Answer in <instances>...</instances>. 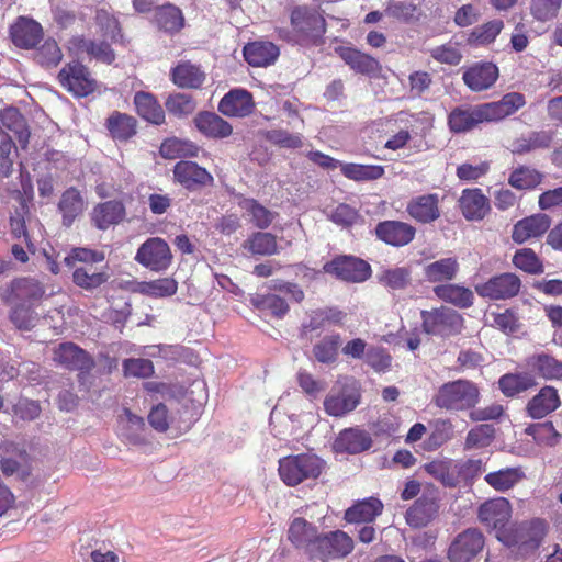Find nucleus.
Wrapping results in <instances>:
<instances>
[{"instance_id": "f257e3e1", "label": "nucleus", "mask_w": 562, "mask_h": 562, "mask_svg": "<svg viewBox=\"0 0 562 562\" xmlns=\"http://www.w3.org/2000/svg\"><path fill=\"white\" fill-rule=\"evenodd\" d=\"M432 401L447 411H472L480 402V390L475 383L460 379L442 384Z\"/></svg>"}, {"instance_id": "f03ea898", "label": "nucleus", "mask_w": 562, "mask_h": 562, "mask_svg": "<svg viewBox=\"0 0 562 562\" xmlns=\"http://www.w3.org/2000/svg\"><path fill=\"white\" fill-rule=\"evenodd\" d=\"M324 461L313 453L288 456L279 461V475L289 486H295L305 480L316 479L324 469Z\"/></svg>"}, {"instance_id": "7ed1b4c3", "label": "nucleus", "mask_w": 562, "mask_h": 562, "mask_svg": "<svg viewBox=\"0 0 562 562\" xmlns=\"http://www.w3.org/2000/svg\"><path fill=\"white\" fill-rule=\"evenodd\" d=\"M546 531V522L536 519L530 522L520 524L507 532H501L498 540L505 546L515 549L519 554L526 555L533 552L540 546Z\"/></svg>"}, {"instance_id": "20e7f679", "label": "nucleus", "mask_w": 562, "mask_h": 562, "mask_svg": "<svg viewBox=\"0 0 562 562\" xmlns=\"http://www.w3.org/2000/svg\"><path fill=\"white\" fill-rule=\"evenodd\" d=\"M423 329L429 335L449 337L459 334L463 328V318L449 307L434 308L422 312Z\"/></svg>"}, {"instance_id": "39448f33", "label": "nucleus", "mask_w": 562, "mask_h": 562, "mask_svg": "<svg viewBox=\"0 0 562 562\" xmlns=\"http://www.w3.org/2000/svg\"><path fill=\"white\" fill-rule=\"evenodd\" d=\"M291 24L299 41L315 42L325 32V20L316 9L297 7L292 11Z\"/></svg>"}, {"instance_id": "423d86ee", "label": "nucleus", "mask_w": 562, "mask_h": 562, "mask_svg": "<svg viewBox=\"0 0 562 562\" xmlns=\"http://www.w3.org/2000/svg\"><path fill=\"white\" fill-rule=\"evenodd\" d=\"M351 549L349 536L340 530L319 536L311 549V559L327 562L330 559L346 557Z\"/></svg>"}, {"instance_id": "0eeeda50", "label": "nucleus", "mask_w": 562, "mask_h": 562, "mask_svg": "<svg viewBox=\"0 0 562 562\" xmlns=\"http://www.w3.org/2000/svg\"><path fill=\"white\" fill-rule=\"evenodd\" d=\"M521 286L520 279L512 272L492 277L486 282L475 286L476 293L488 300H507L516 296Z\"/></svg>"}, {"instance_id": "6e6552de", "label": "nucleus", "mask_w": 562, "mask_h": 562, "mask_svg": "<svg viewBox=\"0 0 562 562\" xmlns=\"http://www.w3.org/2000/svg\"><path fill=\"white\" fill-rule=\"evenodd\" d=\"M64 88L76 97H86L98 88V82L90 72L79 63L66 65L58 75Z\"/></svg>"}, {"instance_id": "1a4fd4ad", "label": "nucleus", "mask_w": 562, "mask_h": 562, "mask_svg": "<svg viewBox=\"0 0 562 562\" xmlns=\"http://www.w3.org/2000/svg\"><path fill=\"white\" fill-rule=\"evenodd\" d=\"M135 259L153 271L166 270L171 263L168 244L158 237L147 239L137 250Z\"/></svg>"}, {"instance_id": "9d476101", "label": "nucleus", "mask_w": 562, "mask_h": 562, "mask_svg": "<svg viewBox=\"0 0 562 562\" xmlns=\"http://www.w3.org/2000/svg\"><path fill=\"white\" fill-rule=\"evenodd\" d=\"M483 533L470 528L459 533L451 542L448 558L451 562H470L484 548Z\"/></svg>"}, {"instance_id": "9b49d317", "label": "nucleus", "mask_w": 562, "mask_h": 562, "mask_svg": "<svg viewBox=\"0 0 562 562\" xmlns=\"http://www.w3.org/2000/svg\"><path fill=\"white\" fill-rule=\"evenodd\" d=\"M512 517L510 503L504 497L490 499L482 504L479 508V519L486 527L496 531L498 538L501 532H507L506 528Z\"/></svg>"}, {"instance_id": "f8f14e48", "label": "nucleus", "mask_w": 562, "mask_h": 562, "mask_svg": "<svg viewBox=\"0 0 562 562\" xmlns=\"http://www.w3.org/2000/svg\"><path fill=\"white\" fill-rule=\"evenodd\" d=\"M458 203L467 221H482L491 211L488 198L479 188L464 189Z\"/></svg>"}, {"instance_id": "ddd939ff", "label": "nucleus", "mask_w": 562, "mask_h": 562, "mask_svg": "<svg viewBox=\"0 0 562 562\" xmlns=\"http://www.w3.org/2000/svg\"><path fill=\"white\" fill-rule=\"evenodd\" d=\"M53 360L67 369L78 370L81 373L88 372L93 367L91 357L71 342H64L56 347Z\"/></svg>"}, {"instance_id": "4468645a", "label": "nucleus", "mask_w": 562, "mask_h": 562, "mask_svg": "<svg viewBox=\"0 0 562 562\" xmlns=\"http://www.w3.org/2000/svg\"><path fill=\"white\" fill-rule=\"evenodd\" d=\"M13 44L20 48H34L43 37V29L33 19L20 16L10 29Z\"/></svg>"}, {"instance_id": "2eb2a0df", "label": "nucleus", "mask_w": 562, "mask_h": 562, "mask_svg": "<svg viewBox=\"0 0 562 562\" xmlns=\"http://www.w3.org/2000/svg\"><path fill=\"white\" fill-rule=\"evenodd\" d=\"M560 406L561 398L558 390L554 386L544 385L528 401L526 413L533 419H541L557 411Z\"/></svg>"}, {"instance_id": "dca6fc26", "label": "nucleus", "mask_w": 562, "mask_h": 562, "mask_svg": "<svg viewBox=\"0 0 562 562\" xmlns=\"http://www.w3.org/2000/svg\"><path fill=\"white\" fill-rule=\"evenodd\" d=\"M375 233L384 243L395 247H402L414 239L416 229L405 222L384 221L376 225Z\"/></svg>"}, {"instance_id": "f3484780", "label": "nucleus", "mask_w": 562, "mask_h": 562, "mask_svg": "<svg viewBox=\"0 0 562 562\" xmlns=\"http://www.w3.org/2000/svg\"><path fill=\"white\" fill-rule=\"evenodd\" d=\"M551 218L543 213L533 214L518 221L512 232V238L517 244H522L531 238L542 236L550 227Z\"/></svg>"}, {"instance_id": "a211bd4d", "label": "nucleus", "mask_w": 562, "mask_h": 562, "mask_svg": "<svg viewBox=\"0 0 562 562\" xmlns=\"http://www.w3.org/2000/svg\"><path fill=\"white\" fill-rule=\"evenodd\" d=\"M439 195L429 193L413 198L406 206L408 215L415 221L427 224L440 217Z\"/></svg>"}, {"instance_id": "6ab92c4d", "label": "nucleus", "mask_w": 562, "mask_h": 562, "mask_svg": "<svg viewBox=\"0 0 562 562\" xmlns=\"http://www.w3.org/2000/svg\"><path fill=\"white\" fill-rule=\"evenodd\" d=\"M484 122L488 121L483 104L473 108H456L448 117L449 127L454 133L470 131Z\"/></svg>"}, {"instance_id": "aec40b11", "label": "nucleus", "mask_w": 562, "mask_h": 562, "mask_svg": "<svg viewBox=\"0 0 562 562\" xmlns=\"http://www.w3.org/2000/svg\"><path fill=\"white\" fill-rule=\"evenodd\" d=\"M464 83L475 92L491 88L498 78V68L492 63L475 64L463 72Z\"/></svg>"}, {"instance_id": "412c9836", "label": "nucleus", "mask_w": 562, "mask_h": 562, "mask_svg": "<svg viewBox=\"0 0 562 562\" xmlns=\"http://www.w3.org/2000/svg\"><path fill=\"white\" fill-rule=\"evenodd\" d=\"M252 109V97L244 89L229 91L222 98L218 104L220 112L226 116L243 117L250 114Z\"/></svg>"}, {"instance_id": "4be33fe9", "label": "nucleus", "mask_w": 562, "mask_h": 562, "mask_svg": "<svg viewBox=\"0 0 562 562\" xmlns=\"http://www.w3.org/2000/svg\"><path fill=\"white\" fill-rule=\"evenodd\" d=\"M438 513L437 497L431 492L422 495L406 512V521L409 526L419 528L429 524Z\"/></svg>"}, {"instance_id": "5701e85b", "label": "nucleus", "mask_w": 562, "mask_h": 562, "mask_svg": "<svg viewBox=\"0 0 562 562\" xmlns=\"http://www.w3.org/2000/svg\"><path fill=\"white\" fill-rule=\"evenodd\" d=\"M526 104L524 94L518 92L506 93L499 101L484 103L488 122L499 121L518 111Z\"/></svg>"}, {"instance_id": "b1692460", "label": "nucleus", "mask_w": 562, "mask_h": 562, "mask_svg": "<svg viewBox=\"0 0 562 562\" xmlns=\"http://www.w3.org/2000/svg\"><path fill=\"white\" fill-rule=\"evenodd\" d=\"M526 367L544 380H562V361L549 353L539 352L528 357Z\"/></svg>"}, {"instance_id": "393cba45", "label": "nucleus", "mask_w": 562, "mask_h": 562, "mask_svg": "<svg viewBox=\"0 0 562 562\" xmlns=\"http://www.w3.org/2000/svg\"><path fill=\"white\" fill-rule=\"evenodd\" d=\"M194 125L200 133L210 138H225L233 132L227 121L212 112L199 113L194 117Z\"/></svg>"}, {"instance_id": "a878e982", "label": "nucleus", "mask_w": 562, "mask_h": 562, "mask_svg": "<svg viewBox=\"0 0 562 562\" xmlns=\"http://www.w3.org/2000/svg\"><path fill=\"white\" fill-rule=\"evenodd\" d=\"M177 181L188 189L210 183L213 178L206 169L192 161H179L173 169Z\"/></svg>"}, {"instance_id": "bb28decb", "label": "nucleus", "mask_w": 562, "mask_h": 562, "mask_svg": "<svg viewBox=\"0 0 562 562\" xmlns=\"http://www.w3.org/2000/svg\"><path fill=\"white\" fill-rule=\"evenodd\" d=\"M279 48L270 42H254L244 47V57L255 67H266L274 63Z\"/></svg>"}, {"instance_id": "cd10ccee", "label": "nucleus", "mask_w": 562, "mask_h": 562, "mask_svg": "<svg viewBox=\"0 0 562 562\" xmlns=\"http://www.w3.org/2000/svg\"><path fill=\"white\" fill-rule=\"evenodd\" d=\"M289 540L296 547L304 549L311 555V549L314 547L318 537L314 526L302 518H295L289 528Z\"/></svg>"}, {"instance_id": "c85d7f7f", "label": "nucleus", "mask_w": 562, "mask_h": 562, "mask_svg": "<svg viewBox=\"0 0 562 562\" xmlns=\"http://www.w3.org/2000/svg\"><path fill=\"white\" fill-rule=\"evenodd\" d=\"M536 385V379L527 372L506 373L498 380L499 390L507 397L517 396Z\"/></svg>"}, {"instance_id": "c756f323", "label": "nucleus", "mask_w": 562, "mask_h": 562, "mask_svg": "<svg viewBox=\"0 0 562 562\" xmlns=\"http://www.w3.org/2000/svg\"><path fill=\"white\" fill-rule=\"evenodd\" d=\"M125 214L122 203L108 201L97 205L92 212V222L99 229H106L111 225L117 224Z\"/></svg>"}, {"instance_id": "7c9ffc66", "label": "nucleus", "mask_w": 562, "mask_h": 562, "mask_svg": "<svg viewBox=\"0 0 562 562\" xmlns=\"http://www.w3.org/2000/svg\"><path fill=\"white\" fill-rule=\"evenodd\" d=\"M521 467L504 468L485 475V482L498 492H505L525 479Z\"/></svg>"}, {"instance_id": "2f4dec72", "label": "nucleus", "mask_w": 562, "mask_h": 562, "mask_svg": "<svg viewBox=\"0 0 562 562\" xmlns=\"http://www.w3.org/2000/svg\"><path fill=\"white\" fill-rule=\"evenodd\" d=\"M436 296L447 303L458 307L465 308L473 304V293L471 290L457 284H441L434 288Z\"/></svg>"}, {"instance_id": "473e14b6", "label": "nucleus", "mask_w": 562, "mask_h": 562, "mask_svg": "<svg viewBox=\"0 0 562 562\" xmlns=\"http://www.w3.org/2000/svg\"><path fill=\"white\" fill-rule=\"evenodd\" d=\"M137 113L146 121L159 125L165 121V113L153 94L137 92L134 97Z\"/></svg>"}, {"instance_id": "72a5a7b5", "label": "nucleus", "mask_w": 562, "mask_h": 562, "mask_svg": "<svg viewBox=\"0 0 562 562\" xmlns=\"http://www.w3.org/2000/svg\"><path fill=\"white\" fill-rule=\"evenodd\" d=\"M144 430V420L142 417L134 415L128 409H124L119 416L117 431L121 437L131 443H137L142 440Z\"/></svg>"}, {"instance_id": "f704fd0d", "label": "nucleus", "mask_w": 562, "mask_h": 562, "mask_svg": "<svg viewBox=\"0 0 562 562\" xmlns=\"http://www.w3.org/2000/svg\"><path fill=\"white\" fill-rule=\"evenodd\" d=\"M0 121L4 127L12 131L22 148L29 143L30 132L26 128L25 121L19 111L14 108H8L0 112Z\"/></svg>"}, {"instance_id": "c9c22d12", "label": "nucleus", "mask_w": 562, "mask_h": 562, "mask_svg": "<svg viewBox=\"0 0 562 562\" xmlns=\"http://www.w3.org/2000/svg\"><path fill=\"white\" fill-rule=\"evenodd\" d=\"M155 22L165 32L175 33L181 30L184 19L179 8L165 4L156 9Z\"/></svg>"}, {"instance_id": "e433bc0d", "label": "nucleus", "mask_w": 562, "mask_h": 562, "mask_svg": "<svg viewBox=\"0 0 562 562\" xmlns=\"http://www.w3.org/2000/svg\"><path fill=\"white\" fill-rule=\"evenodd\" d=\"M85 207V201L76 189L66 190L59 202L64 224L67 226L71 225L74 220L83 212Z\"/></svg>"}, {"instance_id": "4c0bfd02", "label": "nucleus", "mask_w": 562, "mask_h": 562, "mask_svg": "<svg viewBox=\"0 0 562 562\" xmlns=\"http://www.w3.org/2000/svg\"><path fill=\"white\" fill-rule=\"evenodd\" d=\"M459 265L454 258H443L425 267V276L430 282L451 280L456 277Z\"/></svg>"}, {"instance_id": "58836bf2", "label": "nucleus", "mask_w": 562, "mask_h": 562, "mask_svg": "<svg viewBox=\"0 0 562 562\" xmlns=\"http://www.w3.org/2000/svg\"><path fill=\"white\" fill-rule=\"evenodd\" d=\"M199 153V147L186 139L168 138L160 146V154L167 159H177L181 157H195Z\"/></svg>"}, {"instance_id": "ea45409f", "label": "nucleus", "mask_w": 562, "mask_h": 562, "mask_svg": "<svg viewBox=\"0 0 562 562\" xmlns=\"http://www.w3.org/2000/svg\"><path fill=\"white\" fill-rule=\"evenodd\" d=\"M204 79L200 68L189 63L178 65L172 71L173 82L181 88H199Z\"/></svg>"}, {"instance_id": "a19ab883", "label": "nucleus", "mask_w": 562, "mask_h": 562, "mask_svg": "<svg viewBox=\"0 0 562 562\" xmlns=\"http://www.w3.org/2000/svg\"><path fill=\"white\" fill-rule=\"evenodd\" d=\"M178 284L171 278H164L150 282H139L134 291L154 297L171 296L177 292Z\"/></svg>"}, {"instance_id": "79ce46f5", "label": "nucleus", "mask_w": 562, "mask_h": 562, "mask_svg": "<svg viewBox=\"0 0 562 562\" xmlns=\"http://www.w3.org/2000/svg\"><path fill=\"white\" fill-rule=\"evenodd\" d=\"M376 278L385 288L403 290L411 282V270L406 267L387 268L378 273Z\"/></svg>"}, {"instance_id": "37998d69", "label": "nucleus", "mask_w": 562, "mask_h": 562, "mask_svg": "<svg viewBox=\"0 0 562 562\" xmlns=\"http://www.w3.org/2000/svg\"><path fill=\"white\" fill-rule=\"evenodd\" d=\"M495 438V428L490 424H480L471 428L465 437L464 449H483L488 447Z\"/></svg>"}, {"instance_id": "c03bdc74", "label": "nucleus", "mask_w": 562, "mask_h": 562, "mask_svg": "<svg viewBox=\"0 0 562 562\" xmlns=\"http://www.w3.org/2000/svg\"><path fill=\"white\" fill-rule=\"evenodd\" d=\"M525 432L533 438L538 445L553 447L560 441L561 435L551 422L529 425Z\"/></svg>"}, {"instance_id": "a18cd8bd", "label": "nucleus", "mask_w": 562, "mask_h": 562, "mask_svg": "<svg viewBox=\"0 0 562 562\" xmlns=\"http://www.w3.org/2000/svg\"><path fill=\"white\" fill-rule=\"evenodd\" d=\"M383 504L375 497H369L353 504V524H372L376 516L382 513Z\"/></svg>"}, {"instance_id": "49530a36", "label": "nucleus", "mask_w": 562, "mask_h": 562, "mask_svg": "<svg viewBox=\"0 0 562 562\" xmlns=\"http://www.w3.org/2000/svg\"><path fill=\"white\" fill-rule=\"evenodd\" d=\"M106 280V273L97 271L93 266H80L74 271V282L83 289L98 288Z\"/></svg>"}, {"instance_id": "de8ad7c7", "label": "nucleus", "mask_w": 562, "mask_h": 562, "mask_svg": "<svg viewBox=\"0 0 562 562\" xmlns=\"http://www.w3.org/2000/svg\"><path fill=\"white\" fill-rule=\"evenodd\" d=\"M542 180V175L536 169L529 167H519L515 169L509 178V184L519 190H530L536 188Z\"/></svg>"}, {"instance_id": "09e8293b", "label": "nucleus", "mask_w": 562, "mask_h": 562, "mask_svg": "<svg viewBox=\"0 0 562 562\" xmlns=\"http://www.w3.org/2000/svg\"><path fill=\"white\" fill-rule=\"evenodd\" d=\"M513 263L518 269L530 274H540L543 272V265L540 258L530 248L517 250L513 257Z\"/></svg>"}, {"instance_id": "8fccbe9b", "label": "nucleus", "mask_w": 562, "mask_h": 562, "mask_svg": "<svg viewBox=\"0 0 562 562\" xmlns=\"http://www.w3.org/2000/svg\"><path fill=\"white\" fill-rule=\"evenodd\" d=\"M109 131L117 139H127L135 134V120L126 114H115L109 119Z\"/></svg>"}, {"instance_id": "3c124183", "label": "nucleus", "mask_w": 562, "mask_h": 562, "mask_svg": "<svg viewBox=\"0 0 562 562\" xmlns=\"http://www.w3.org/2000/svg\"><path fill=\"white\" fill-rule=\"evenodd\" d=\"M453 468L450 461L443 460L431 461L425 465L427 473L439 480L446 486H454L458 482Z\"/></svg>"}, {"instance_id": "603ef678", "label": "nucleus", "mask_w": 562, "mask_h": 562, "mask_svg": "<svg viewBox=\"0 0 562 562\" xmlns=\"http://www.w3.org/2000/svg\"><path fill=\"white\" fill-rule=\"evenodd\" d=\"M245 247L256 255H272L277 252L276 237L269 233H256L246 241Z\"/></svg>"}, {"instance_id": "864d4df0", "label": "nucleus", "mask_w": 562, "mask_h": 562, "mask_svg": "<svg viewBox=\"0 0 562 562\" xmlns=\"http://www.w3.org/2000/svg\"><path fill=\"white\" fill-rule=\"evenodd\" d=\"M562 5V0H531L530 13L541 22H547L555 18Z\"/></svg>"}, {"instance_id": "5fc2aeb1", "label": "nucleus", "mask_w": 562, "mask_h": 562, "mask_svg": "<svg viewBox=\"0 0 562 562\" xmlns=\"http://www.w3.org/2000/svg\"><path fill=\"white\" fill-rule=\"evenodd\" d=\"M241 209L250 216L251 221L259 228L268 227L273 221V213L258 204L255 200H244L241 202Z\"/></svg>"}, {"instance_id": "6e6d98bb", "label": "nucleus", "mask_w": 562, "mask_h": 562, "mask_svg": "<svg viewBox=\"0 0 562 562\" xmlns=\"http://www.w3.org/2000/svg\"><path fill=\"white\" fill-rule=\"evenodd\" d=\"M165 105L169 113L179 117L187 116L195 110V102L187 93H175L169 95Z\"/></svg>"}, {"instance_id": "4d7b16f0", "label": "nucleus", "mask_w": 562, "mask_h": 562, "mask_svg": "<svg viewBox=\"0 0 562 562\" xmlns=\"http://www.w3.org/2000/svg\"><path fill=\"white\" fill-rule=\"evenodd\" d=\"M340 342V337L338 335H330L324 338L314 347V356L317 361L323 363L333 362L338 355Z\"/></svg>"}, {"instance_id": "13d9d810", "label": "nucleus", "mask_w": 562, "mask_h": 562, "mask_svg": "<svg viewBox=\"0 0 562 562\" xmlns=\"http://www.w3.org/2000/svg\"><path fill=\"white\" fill-rule=\"evenodd\" d=\"M351 394L348 389L342 390L341 394L331 393L324 403L325 411L331 416H344L349 412Z\"/></svg>"}, {"instance_id": "bf43d9fd", "label": "nucleus", "mask_w": 562, "mask_h": 562, "mask_svg": "<svg viewBox=\"0 0 562 562\" xmlns=\"http://www.w3.org/2000/svg\"><path fill=\"white\" fill-rule=\"evenodd\" d=\"M430 56L441 64L458 65L462 59V54L457 44L447 43L430 49Z\"/></svg>"}, {"instance_id": "052dcab7", "label": "nucleus", "mask_w": 562, "mask_h": 562, "mask_svg": "<svg viewBox=\"0 0 562 562\" xmlns=\"http://www.w3.org/2000/svg\"><path fill=\"white\" fill-rule=\"evenodd\" d=\"M503 29V22L494 20L476 27L471 33V42L475 44H487L495 40Z\"/></svg>"}, {"instance_id": "680f3d73", "label": "nucleus", "mask_w": 562, "mask_h": 562, "mask_svg": "<svg viewBox=\"0 0 562 562\" xmlns=\"http://www.w3.org/2000/svg\"><path fill=\"white\" fill-rule=\"evenodd\" d=\"M123 370L125 376L147 378L153 374L154 366L150 360L143 358L126 359L123 362Z\"/></svg>"}, {"instance_id": "e2e57ef3", "label": "nucleus", "mask_w": 562, "mask_h": 562, "mask_svg": "<svg viewBox=\"0 0 562 562\" xmlns=\"http://www.w3.org/2000/svg\"><path fill=\"white\" fill-rule=\"evenodd\" d=\"M324 271L335 276L337 279L349 281L351 279V258L338 256L324 266Z\"/></svg>"}, {"instance_id": "0e129e2a", "label": "nucleus", "mask_w": 562, "mask_h": 562, "mask_svg": "<svg viewBox=\"0 0 562 562\" xmlns=\"http://www.w3.org/2000/svg\"><path fill=\"white\" fill-rule=\"evenodd\" d=\"M13 291L18 297L36 300L44 294L42 285L33 279H20L14 282Z\"/></svg>"}, {"instance_id": "69168bd1", "label": "nucleus", "mask_w": 562, "mask_h": 562, "mask_svg": "<svg viewBox=\"0 0 562 562\" xmlns=\"http://www.w3.org/2000/svg\"><path fill=\"white\" fill-rule=\"evenodd\" d=\"M37 59L42 65L56 66L61 59V50L56 41H45L37 53Z\"/></svg>"}, {"instance_id": "338daca9", "label": "nucleus", "mask_w": 562, "mask_h": 562, "mask_svg": "<svg viewBox=\"0 0 562 562\" xmlns=\"http://www.w3.org/2000/svg\"><path fill=\"white\" fill-rule=\"evenodd\" d=\"M353 70L368 76H374L379 72L380 65L375 58L353 50Z\"/></svg>"}, {"instance_id": "774afa93", "label": "nucleus", "mask_w": 562, "mask_h": 562, "mask_svg": "<svg viewBox=\"0 0 562 562\" xmlns=\"http://www.w3.org/2000/svg\"><path fill=\"white\" fill-rule=\"evenodd\" d=\"M259 306L262 310L269 311L272 315L277 317L284 316L289 311V306L285 300L277 294L263 295L259 301Z\"/></svg>"}]
</instances>
